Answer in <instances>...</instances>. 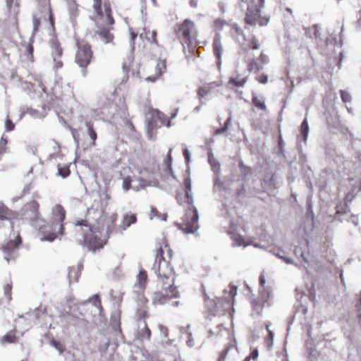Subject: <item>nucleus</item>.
Masks as SVG:
<instances>
[{
  "instance_id": "obj_29",
  "label": "nucleus",
  "mask_w": 361,
  "mask_h": 361,
  "mask_svg": "<svg viewBox=\"0 0 361 361\" xmlns=\"http://www.w3.org/2000/svg\"><path fill=\"white\" fill-rule=\"evenodd\" d=\"M152 332L146 321L144 322V328L137 332V338L140 340L149 341L151 339Z\"/></svg>"
},
{
  "instance_id": "obj_59",
  "label": "nucleus",
  "mask_w": 361,
  "mask_h": 361,
  "mask_svg": "<svg viewBox=\"0 0 361 361\" xmlns=\"http://www.w3.org/2000/svg\"><path fill=\"white\" fill-rule=\"evenodd\" d=\"M27 51L28 52L29 55H30V59L31 61H33V51H34V48H33V46L32 44H28V46L27 47Z\"/></svg>"
},
{
  "instance_id": "obj_31",
  "label": "nucleus",
  "mask_w": 361,
  "mask_h": 361,
  "mask_svg": "<svg viewBox=\"0 0 361 361\" xmlns=\"http://www.w3.org/2000/svg\"><path fill=\"white\" fill-rule=\"evenodd\" d=\"M148 307H137L135 312V317L137 321L144 320L149 317Z\"/></svg>"
},
{
  "instance_id": "obj_60",
  "label": "nucleus",
  "mask_w": 361,
  "mask_h": 361,
  "mask_svg": "<svg viewBox=\"0 0 361 361\" xmlns=\"http://www.w3.org/2000/svg\"><path fill=\"white\" fill-rule=\"evenodd\" d=\"M130 186H131V180L128 178L124 179L123 185L124 190H128L130 188Z\"/></svg>"
},
{
  "instance_id": "obj_35",
  "label": "nucleus",
  "mask_w": 361,
  "mask_h": 361,
  "mask_svg": "<svg viewBox=\"0 0 361 361\" xmlns=\"http://www.w3.org/2000/svg\"><path fill=\"white\" fill-rule=\"evenodd\" d=\"M227 24L226 21L221 18H216L213 22V27L216 31H221L224 27Z\"/></svg>"
},
{
  "instance_id": "obj_13",
  "label": "nucleus",
  "mask_w": 361,
  "mask_h": 361,
  "mask_svg": "<svg viewBox=\"0 0 361 361\" xmlns=\"http://www.w3.org/2000/svg\"><path fill=\"white\" fill-rule=\"evenodd\" d=\"M97 27L98 30L96 32V34L99 36L104 42L106 44H113L114 35L111 32V30H113V25Z\"/></svg>"
},
{
  "instance_id": "obj_43",
  "label": "nucleus",
  "mask_w": 361,
  "mask_h": 361,
  "mask_svg": "<svg viewBox=\"0 0 361 361\" xmlns=\"http://www.w3.org/2000/svg\"><path fill=\"white\" fill-rule=\"evenodd\" d=\"M133 62V59L131 56L128 57L123 63V68L126 73H128Z\"/></svg>"
},
{
  "instance_id": "obj_54",
  "label": "nucleus",
  "mask_w": 361,
  "mask_h": 361,
  "mask_svg": "<svg viewBox=\"0 0 361 361\" xmlns=\"http://www.w3.org/2000/svg\"><path fill=\"white\" fill-rule=\"evenodd\" d=\"M257 80L262 83V84H265L267 82V80H268V77L267 75L265 74H261V75H259L257 78H256Z\"/></svg>"
},
{
  "instance_id": "obj_1",
  "label": "nucleus",
  "mask_w": 361,
  "mask_h": 361,
  "mask_svg": "<svg viewBox=\"0 0 361 361\" xmlns=\"http://www.w3.org/2000/svg\"><path fill=\"white\" fill-rule=\"evenodd\" d=\"M183 185L185 187V195L183 197L178 195L176 199L180 205L187 207V210L182 219V222L176 225L185 233H194L199 228V215L196 207L193 205L190 178L188 177L185 178Z\"/></svg>"
},
{
  "instance_id": "obj_63",
  "label": "nucleus",
  "mask_w": 361,
  "mask_h": 361,
  "mask_svg": "<svg viewBox=\"0 0 361 361\" xmlns=\"http://www.w3.org/2000/svg\"><path fill=\"white\" fill-rule=\"evenodd\" d=\"M258 357V350L257 349H255L253 350L250 353V359H256L257 357Z\"/></svg>"
},
{
  "instance_id": "obj_15",
  "label": "nucleus",
  "mask_w": 361,
  "mask_h": 361,
  "mask_svg": "<svg viewBox=\"0 0 361 361\" xmlns=\"http://www.w3.org/2000/svg\"><path fill=\"white\" fill-rule=\"evenodd\" d=\"M18 218V214L0 202V221H13Z\"/></svg>"
},
{
  "instance_id": "obj_6",
  "label": "nucleus",
  "mask_w": 361,
  "mask_h": 361,
  "mask_svg": "<svg viewBox=\"0 0 361 361\" xmlns=\"http://www.w3.org/2000/svg\"><path fill=\"white\" fill-rule=\"evenodd\" d=\"M237 294V287L229 286V293L226 298H217L216 300L206 298L205 305L212 317L218 315L221 312L229 310L234 304V298Z\"/></svg>"
},
{
  "instance_id": "obj_28",
  "label": "nucleus",
  "mask_w": 361,
  "mask_h": 361,
  "mask_svg": "<svg viewBox=\"0 0 361 361\" xmlns=\"http://www.w3.org/2000/svg\"><path fill=\"white\" fill-rule=\"evenodd\" d=\"M13 2H14V0H6V6H7L8 9L10 11V12H13V18H14L16 23H18V15L20 13V9H19L20 4L18 2H16L15 4V6L13 9Z\"/></svg>"
},
{
  "instance_id": "obj_39",
  "label": "nucleus",
  "mask_w": 361,
  "mask_h": 361,
  "mask_svg": "<svg viewBox=\"0 0 361 361\" xmlns=\"http://www.w3.org/2000/svg\"><path fill=\"white\" fill-rule=\"evenodd\" d=\"M87 302H92L93 305H94L97 307L102 308V302L99 298V295L97 294H95L92 295L91 298L88 299L87 301H85V303Z\"/></svg>"
},
{
  "instance_id": "obj_38",
  "label": "nucleus",
  "mask_w": 361,
  "mask_h": 361,
  "mask_svg": "<svg viewBox=\"0 0 361 361\" xmlns=\"http://www.w3.org/2000/svg\"><path fill=\"white\" fill-rule=\"evenodd\" d=\"M68 8L73 16H78L79 13V6L75 1L73 0L68 3Z\"/></svg>"
},
{
  "instance_id": "obj_42",
  "label": "nucleus",
  "mask_w": 361,
  "mask_h": 361,
  "mask_svg": "<svg viewBox=\"0 0 361 361\" xmlns=\"http://www.w3.org/2000/svg\"><path fill=\"white\" fill-rule=\"evenodd\" d=\"M309 132V126L307 119L305 118L300 126V133L303 135L304 139L306 140Z\"/></svg>"
},
{
  "instance_id": "obj_19",
  "label": "nucleus",
  "mask_w": 361,
  "mask_h": 361,
  "mask_svg": "<svg viewBox=\"0 0 361 361\" xmlns=\"http://www.w3.org/2000/svg\"><path fill=\"white\" fill-rule=\"evenodd\" d=\"M213 52L219 62L221 61V54L223 53V47L221 42V36L216 34L214 37L212 44Z\"/></svg>"
},
{
  "instance_id": "obj_37",
  "label": "nucleus",
  "mask_w": 361,
  "mask_h": 361,
  "mask_svg": "<svg viewBox=\"0 0 361 361\" xmlns=\"http://www.w3.org/2000/svg\"><path fill=\"white\" fill-rule=\"evenodd\" d=\"M231 118L230 116L228 117L224 123V126L216 128L214 133V135H220V134L226 133L228 128V126L231 123Z\"/></svg>"
},
{
  "instance_id": "obj_48",
  "label": "nucleus",
  "mask_w": 361,
  "mask_h": 361,
  "mask_svg": "<svg viewBox=\"0 0 361 361\" xmlns=\"http://www.w3.org/2000/svg\"><path fill=\"white\" fill-rule=\"evenodd\" d=\"M5 127H6V131H8V132L12 131L15 128V124L13 123L11 119H10L8 117L6 120Z\"/></svg>"
},
{
  "instance_id": "obj_14",
  "label": "nucleus",
  "mask_w": 361,
  "mask_h": 361,
  "mask_svg": "<svg viewBox=\"0 0 361 361\" xmlns=\"http://www.w3.org/2000/svg\"><path fill=\"white\" fill-rule=\"evenodd\" d=\"M140 39L146 41L149 44H154L158 45L157 39V32L156 30H150L148 27H143L142 32H140Z\"/></svg>"
},
{
  "instance_id": "obj_4",
  "label": "nucleus",
  "mask_w": 361,
  "mask_h": 361,
  "mask_svg": "<svg viewBox=\"0 0 361 361\" xmlns=\"http://www.w3.org/2000/svg\"><path fill=\"white\" fill-rule=\"evenodd\" d=\"M176 34L181 44L188 46L189 52L194 53L197 37L195 23L189 19L184 20L176 25Z\"/></svg>"
},
{
  "instance_id": "obj_21",
  "label": "nucleus",
  "mask_w": 361,
  "mask_h": 361,
  "mask_svg": "<svg viewBox=\"0 0 361 361\" xmlns=\"http://www.w3.org/2000/svg\"><path fill=\"white\" fill-rule=\"evenodd\" d=\"M152 116L155 123L159 121L161 126L166 125L167 126H169L170 121L168 119L167 116L160 111L153 109L152 111Z\"/></svg>"
},
{
  "instance_id": "obj_64",
  "label": "nucleus",
  "mask_w": 361,
  "mask_h": 361,
  "mask_svg": "<svg viewBox=\"0 0 361 361\" xmlns=\"http://www.w3.org/2000/svg\"><path fill=\"white\" fill-rule=\"evenodd\" d=\"M127 126H128V128L130 130V131L135 132V130H135V126H134V124L133 123L132 121H127Z\"/></svg>"
},
{
  "instance_id": "obj_61",
  "label": "nucleus",
  "mask_w": 361,
  "mask_h": 361,
  "mask_svg": "<svg viewBox=\"0 0 361 361\" xmlns=\"http://www.w3.org/2000/svg\"><path fill=\"white\" fill-rule=\"evenodd\" d=\"M355 25L358 27H361V9L357 13V20Z\"/></svg>"
},
{
  "instance_id": "obj_23",
  "label": "nucleus",
  "mask_w": 361,
  "mask_h": 361,
  "mask_svg": "<svg viewBox=\"0 0 361 361\" xmlns=\"http://www.w3.org/2000/svg\"><path fill=\"white\" fill-rule=\"evenodd\" d=\"M257 61L259 62L252 61L250 63V71H259L262 69L263 65L268 62L269 59L267 55L261 53Z\"/></svg>"
},
{
  "instance_id": "obj_40",
  "label": "nucleus",
  "mask_w": 361,
  "mask_h": 361,
  "mask_svg": "<svg viewBox=\"0 0 361 361\" xmlns=\"http://www.w3.org/2000/svg\"><path fill=\"white\" fill-rule=\"evenodd\" d=\"M58 169H59L58 174L63 178L68 177L71 173V170H70L68 166H60L59 165Z\"/></svg>"
},
{
  "instance_id": "obj_51",
  "label": "nucleus",
  "mask_w": 361,
  "mask_h": 361,
  "mask_svg": "<svg viewBox=\"0 0 361 361\" xmlns=\"http://www.w3.org/2000/svg\"><path fill=\"white\" fill-rule=\"evenodd\" d=\"M41 22L40 18L37 16H33V30L34 32H37L40 26Z\"/></svg>"
},
{
  "instance_id": "obj_62",
  "label": "nucleus",
  "mask_w": 361,
  "mask_h": 361,
  "mask_svg": "<svg viewBox=\"0 0 361 361\" xmlns=\"http://www.w3.org/2000/svg\"><path fill=\"white\" fill-rule=\"evenodd\" d=\"M259 47V44L257 43V42L252 39V40H250V49H257Z\"/></svg>"
},
{
  "instance_id": "obj_55",
  "label": "nucleus",
  "mask_w": 361,
  "mask_h": 361,
  "mask_svg": "<svg viewBox=\"0 0 361 361\" xmlns=\"http://www.w3.org/2000/svg\"><path fill=\"white\" fill-rule=\"evenodd\" d=\"M51 344L58 349L61 353H62L64 350V347L62 344L60 343V342L53 340L51 341Z\"/></svg>"
},
{
  "instance_id": "obj_10",
  "label": "nucleus",
  "mask_w": 361,
  "mask_h": 361,
  "mask_svg": "<svg viewBox=\"0 0 361 361\" xmlns=\"http://www.w3.org/2000/svg\"><path fill=\"white\" fill-rule=\"evenodd\" d=\"M23 243L22 238L18 233L15 239L9 240L1 247L4 254V258L9 262L11 259H13L18 255V250Z\"/></svg>"
},
{
  "instance_id": "obj_30",
  "label": "nucleus",
  "mask_w": 361,
  "mask_h": 361,
  "mask_svg": "<svg viewBox=\"0 0 361 361\" xmlns=\"http://www.w3.org/2000/svg\"><path fill=\"white\" fill-rule=\"evenodd\" d=\"M229 234L234 245L246 247L248 245V243L240 234L233 232H230Z\"/></svg>"
},
{
  "instance_id": "obj_16",
  "label": "nucleus",
  "mask_w": 361,
  "mask_h": 361,
  "mask_svg": "<svg viewBox=\"0 0 361 361\" xmlns=\"http://www.w3.org/2000/svg\"><path fill=\"white\" fill-rule=\"evenodd\" d=\"M82 269V264H78L68 268V279L70 284L78 282Z\"/></svg>"
},
{
  "instance_id": "obj_49",
  "label": "nucleus",
  "mask_w": 361,
  "mask_h": 361,
  "mask_svg": "<svg viewBox=\"0 0 361 361\" xmlns=\"http://www.w3.org/2000/svg\"><path fill=\"white\" fill-rule=\"evenodd\" d=\"M158 328L164 338L169 337V329L166 326L163 324H159Z\"/></svg>"
},
{
  "instance_id": "obj_22",
  "label": "nucleus",
  "mask_w": 361,
  "mask_h": 361,
  "mask_svg": "<svg viewBox=\"0 0 361 361\" xmlns=\"http://www.w3.org/2000/svg\"><path fill=\"white\" fill-rule=\"evenodd\" d=\"M247 78L245 76L242 77L239 74H235L229 78L228 85L231 87H243L245 84Z\"/></svg>"
},
{
  "instance_id": "obj_52",
  "label": "nucleus",
  "mask_w": 361,
  "mask_h": 361,
  "mask_svg": "<svg viewBox=\"0 0 361 361\" xmlns=\"http://www.w3.org/2000/svg\"><path fill=\"white\" fill-rule=\"evenodd\" d=\"M129 32H130V42L132 43L133 47H134L135 41L137 37V32H136L133 28H130Z\"/></svg>"
},
{
  "instance_id": "obj_20",
  "label": "nucleus",
  "mask_w": 361,
  "mask_h": 361,
  "mask_svg": "<svg viewBox=\"0 0 361 361\" xmlns=\"http://www.w3.org/2000/svg\"><path fill=\"white\" fill-rule=\"evenodd\" d=\"M17 334L18 331L16 329L11 330L1 338V343L3 345L8 343H17L19 340Z\"/></svg>"
},
{
  "instance_id": "obj_3",
  "label": "nucleus",
  "mask_w": 361,
  "mask_h": 361,
  "mask_svg": "<svg viewBox=\"0 0 361 361\" xmlns=\"http://www.w3.org/2000/svg\"><path fill=\"white\" fill-rule=\"evenodd\" d=\"M171 273H167V276H158V283L161 290L155 291L153 294L152 304L154 305H162L172 299L180 297L178 287L175 285V275H171Z\"/></svg>"
},
{
  "instance_id": "obj_25",
  "label": "nucleus",
  "mask_w": 361,
  "mask_h": 361,
  "mask_svg": "<svg viewBox=\"0 0 361 361\" xmlns=\"http://www.w3.org/2000/svg\"><path fill=\"white\" fill-rule=\"evenodd\" d=\"M137 221V216L135 214H126L123 216L121 225L120 226L121 230H126L132 224Z\"/></svg>"
},
{
  "instance_id": "obj_24",
  "label": "nucleus",
  "mask_w": 361,
  "mask_h": 361,
  "mask_svg": "<svg viewBox=\"0 0 361 361\" xmlns=\"http://www.w3.org/2000/svg\"><path fill=\"white\" fill-rule=\"evenodd\" d=\"M85 126L87 130V134L91 139L90 145L92 147H95L97 145L96 141L97 139V133L94 128V123L90 121H86Z\"/></svg>"
},
{
  "instance_id": "obj_5",
  "label": "nucleus",
  "mask_w": 361,
  "mask_h": 361,
  "mask_svg": "<svg viewBox=\"0 0 361 361\" xmlns=\"http://www.w3.org/2000/svg\"><path fill=\"white\" fill-rule=\"evenodd\" d=\"M92 20L97 26L114 25L115 20L113 17L111 4L110 0H93Z\"/></svg>"
},
{
  "instance_id": "obj_58",
  "label": "nucleus",
  "mask_w": 361,
  "mask_h": 361,
  "mask_svg": "<svg viewBox=\"0 0 361 361\" xmlns=\"http://www.w3.org/2000/svg\"><path fill=\"white\" fill-rule=\"evenodd\" d=\"M245 196V189L242 188L236 192V198L240 201L242 197Z\"/></svg>"
},
{
  "instance_id": "obj_11",
  "label": "nucleus",
  "mask_w": 361,
  "mask_h": 361,
  "mask_svg": "<svg viewBox=\"0 0 361 361\" xmlns=\"http://www.w3.org/2000/svg\"><path fill=\"white\" fill-rule=\"evenodd\" d=\"M82 242V245L92 251L102 248L105 244V242L98 237L92 228H90L89 231L84 234Z\"/></svg>"
},
{
  "instance_id": "obj_2",
  "label": "nucleus",
  "mask_w": 361,
  "mask_h": 361,
  "mask_svg": "<svg viewBox=\"0 0 361 361\" xmlns=\"http://www.w3.org/2000/svg\"><path fill=\"white\" fill-rule=\"evenodd\" d=\"M173 255V252L166 238L163 237L156 242L153 269L158 276H167V273L169 272H171V275H175L174 269L171 264Z\"/></svg>"
},
{
  "instance_id": "obj_7",
  "label": "nucleus",
  "mask_w": 361,
  "mask_h": 361,
  "mask_svg": "<svg viewBox=\"0 0 361 361\" xmlns=\"http://www.w3.org/2000/svg\"><path fill=\"white\" fill-rule=\"evenodd\" d=\"M75 62L82 69L84 76L87 75V67L94 59L91 44L86 40L76 39Z\"/></svg>"
},
{
  "instance_id": "obj_33",
  "label": "nucleus",
  "mask_w": 361,
  "mask_h": 361,
  "mask_svg": "<svg viewBox=\"0 0 361 361\" xmlns=\"http://www.w3.org/2000/svg\"><path fill=\"white\" fill-rule=\"evenodd\" d=\"M63 55V49L59 43H54L52 47L53 58L61 59Z\"/></svg>"
},
{
  "instance_id": "obj_27",
  "label": "nucleus",
  "mask_w": 361,
  "mask_h": 361,
  "mask_svg": "<svg viewBox=\"0 0 361 361\" xmlns=\"http://www.w3.org/2000/svg\"><path fill=\"white\" fill-rule=\"evenodd\" d=\"M252 102L253 106L262 112L266 113L267 111V108L264 103V99L262 97H258L255 95H253L252 98Z\"/></svg>"
},
{
  "instance_id": "obj_41",
  "label": "nucleus",
  "mask_w": 361,
  "mask_h": 361,
  "mask_svg": "<svg viewBox=\"0 0 361 361\" xmlns=\"http://www.w3.org/2000/svg\"><path fill=\"white\" fill-rule=\"evenodd\" d=\"M148 299L144 294H140L137 297V307H148Z\"/></svg>"
},
{
  "instance_id": "obj_18",
  "label": "nucleus",
  "mask_w": 361,
  "mask_h": 361,
  "mask_svg": "<svg viewBox=\"0 0 361 361\" xmlns=\"http://www.w3.org/2000/svg\"><path fill=\"white\" fill-rule=\"evenodd\" d=\"M166 71V59H159L155 67V75L149 76L147 78L146 80L150 82H155Z\"/></svg>"
},
{
  "instance_id": "obj_46",
  "label": "nucleus",
  "mask_w": 361,
  "mask_h": 361,
  "mask_svg": "<svg viewBox=\"0 0 361 361\" xmlns=\"http://www.w3.org/2000/svg\"><path fill=\"white\" fill-rule=\"evenodd\" d=\"M340 93H341V99L343 102L346 103V102H350L351 97L348 92H346L345 90H341Z\"/></svg>"
},
{
  "instance_id": "obj_44",
  "label": "nucleus",
  "mask_w": 361,
  "mask_h": 361,
  "mask_svg": "<svg viewBox=\"0 0 361 361\" xmlns=\"http://www.w3.org/2000/svg\"><path fill=\"white\" fill-rule=\"evenodd\" d=\"M267 329L268 331V335H267V338L265 339V343L267 345V346L270 347L272 345L273 338H274V333L272 332V331H271L269 329L268 325L267 326Z\"/></svg>"
},
{
  "instance_id": "obj_8",
  "label": "nucleus",
  "mask_w": 361,
  "mask_h": 361,
  "mask_svg": "<svg viewBox=\"0 0 361 361\" xmlns=\"http://www.w3.org/2000/svg\"><path fill=\"white\" fill-rule=\"evenodd\" d=\"M264 0H251L250 2V25H267L269 18L260 14Z\"/></svg>"
},
{
  "instance_id": "obj_53",
  "label": "nucleus",
  "mask_w": 361,
  "mask_h": 361,
  "mask_svg": "<svg viewBox=\"0 0 361 361\" xmlns=\"http://www.w3.org/2000/svg\"><path fill=\"white\" fill-rule=\"evenodd\" d=\"M75 226H85V227L88 228V230L90 228H92L90 227V224H88V221L86 219L78 220V221H75Z\"/></svg>"
},
{
  "instance_id": "obj_26",
  "label": "nucleus",
  "mask_w": 361,
  "mask_h": 361,
  "mask_svg": "<svg viewBox=\"0 0 361 361\" xmlns=\"http://www.w3.org/2000/svg\"><path fill=\"white\" fill-rule=\"evenodd\" d=\"M171 152H172V149L170 148L169 149L166 157L164 159V162L162 164L163 171L166 174H169L171 176L173 175V171H172V168H171V162H172Z\"/></svg>"
},
{
  "instance_id": "obj_45",
  "label": "nucleus",
  "mask_w": 361,
  "mask_h": 361,
  "mask_svg": "<svg viewBox=\"0 0 361 361\" xmlns=\"http://www.w3.org/2000/svg\"><path fill=\"white\" fill-rule=\"evenodd\" d=\"M350 212L348 204L345 203L343 204H341L336 207V213L337 214H346Z\"/></svg>"
},
{
  "instance_id": "obj_57",
  "label": "nucleus",
  "mask_w": 361,
  "mask_h": 361,
  "mask_svg": "<svg viewBox=\"0 0 361 361\" xmlns=\"http://www.w3.org/2000/svg\"><path fill=\"white\" fill-rule=\"evenodd\" d=\"M54 61L55 62V65H54V68L58 70L61 68L63 67V61L61 60V59H59V58H54Z\"/></svg>"
},
{
  "instance_id": "obj_12",
  "label": "nucleus",
  "mask_w": 361,
  "mask_h": 361,
  "mask_svg": "<svg viewBox=\"0 0 361 361\" xmlns=\"http://www.w3.org/2000/svg\"><path fill=\"white\" fill-rule=\"evenodd\" d=\"M24 218L30 221H35L40 217L39 204L37 200H32L25 204L23 207Z\"/></svg>"
},
{
  "instance_id": "obj_36",
  "label": "nucleus",
  "mask_w": 361,
  "mask_h": 361,
  "mask_svg": "<svg viewBox=\"0 0 361 361\" xmlns=\"http://www.w3.org/2000/svg\"><path fill=\"white\" fill-rule=\"evenodd\" d=\"M8 140L7 137L2 136L0 140V160L4 154H5L7 152L8 147Z\"/></svg>"
},
{
  "instance_id": "obj_50",
  "label": "nucleus",
  "mask_w": 361,
  "mask_h": 361,
  "mask_svg": "<svg viewBox=\"0 0 361 361\" xmlns=\"http://www.w3.org/2000/svg\"><path fill=\"white\" fill-rule=\"evenodd\" d=\"M230 349L229 346H227L225 349H224L219 354V357L218 361H225L228 352Z\"/></svg>"
},
{
  "instance_id": "obj_17",
  "label": "nucleus",
  "mask_w": 361,
  "mask_h": 361,
  "mask_svg": "<svg viewBox=\"0 0 361 361\" xmlns=\"http://www.w3.org/2000/svg\"><path fill=\"white\" fill-rule=\"evenodd\" d=\"M219 86L216 82L205 83L200 86L197 90V96L199 99H202L212 93L214 90Z\"/></svg>"
},
{
  "instance_id": "obj_56",
  "label": "nucleus",
  "mask_w": 361,
  "mask_h": 361,
  "mask_svg": "<svg viewBox=\"0 0 361 361\" xmlns=\"http://www.w3.org/2000/svg\"><path fill=\"white\" fill-rule=\"evenodd\" d=\"M57 237V234L54 232H51L48 235H44V239L49 240V241H53L54 239H56Z\"/></svg>"
},
{
  "instance_id": "obj_9",
  "label": "nucleus",
  "mask_w": 361,
  "mask_h": 361,
  "mask_svg": "<svg viewBox=\"0 0 361 361\" xmlns=\"http://www.w3.org/2000/svg\"><path fill=\"white\" fill-rule=\"evenodd\" d=\"M52 214L54 218V221L51 223V224L49 226H44L41 227L40 230L42 233H44L47 228L49 227V228H53V227L58 226L59 227V231L58 233L61 235L63 233V222L66 218V210L61 204H56L53 209H52Z\"/></svg>"
},
{
  "instance_id": "obj_34",
  "label": "nucleus",
  "mask_w": 361,
  "mask_h": 361,
  "mask_svg": "<svg viewBox=\"0 0 361 361\" xmlns=\"http://www.w3.org/2000/svg\"><path fill=\"white\" fill-rule=\"evenodd\" d=\"M42 13L47 12L48 14V19L49 20L50 25L52 27H54V18L52 12V8L50 4L43 8V10L41 11Z\"/></svg>"
},
{
  "instance_id": "obj_47",
  "label": "nucleus",
  "mask_w": 361,
  "mask_h": 361,
  "mask_svg": "<svg viewBox=\"0 0 361 361\" xmlns=\"http://www.w3.org/2000/svg\"><path fill=\"white\" fill-rule=\"evenodd\" d=\"M4 294L6 295V297L8 299V300H11V293H12V285L11 284H6L5 286H4Z\"/></svg>"
},
{
  "instance_id": "obj_32",
  "label": "nucleus",
  "mask_w": 361,
  "mask_h": 361,
  "mask_svg": "<svg viewBox=\"0 0 361 361\" xmlns=\"http://www.w3.org/2000/svg\"><path fill=\"white\" fill-rule=\"evenodd\" d=\"M137 283L139 286L145 288L148 280L147 273L145 270H140L137 275Z\"/></svg>"
}]
</instances>
